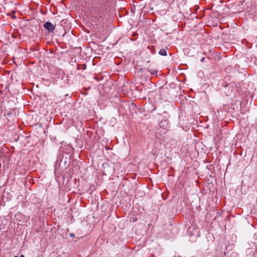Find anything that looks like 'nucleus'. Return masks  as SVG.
Returning a JSON list of instances; mask_svg holds the SVG:
<instances>
[{
	"label": "nucleus",
	"mask_w": 257,
	"mask_h": 257,
	"mask_svg": "<svg viewBox=\"0 0 257 257\" xmlns=\"http://www.w3.org/2000/svg\"><path fill=\"white\" fill-rule=\"evenodd\" d=\"M92 6L91 11L95 15L102 17L104 11L107 10V6L110 0H90Z\"/></svg>",
	"instance_id": "1"
},
{
	"label": "nucleus",
	"mask_w": 257,
	"mask_h": 257,
	"mask_svg": "<svg viewBox=\"0 0 257 257\" xmlns=\"http://www.w3.org/2000/svg\"><path fill=\"white\" fill-rule=\"evenodd\" d=\"M44 27L50 33L53 32L55 28V26L49 22H46L44 24Z\"/></svg>",
	"instance_id": "2"
},
{
	"label": "nucleus",
	"mask_w": 257,
	"mask_h": 257,
	"mask_svg": "<svg viewBox=\"0 0 257 257\" xmlns=\"http://www.w3.org/2000/svg\"><path fill=\"white\" fill-rule=\"evenodd\" d=\"M148 71L153 75H157L158 74V70L157 69H152L148 68Z\"/></svg>",
	"instance_id": "3"
},
{
	"label": "nucleus",
	"mask_w": 257,
	"mask_h": 257,
	"mask_svg": "<svg viewBox=\"0 0 257 257\" xmlns=\"http://www.w3.org/2000/svg\"><path fill=\"white\" fill-rule=\"evenodd\" d=\"M159 54L161 56H166L167 55V53L165 49H161L159 52Z\"/></svg>",
	"instance_id": "4"
},
{
	"label": "nucleus",
	"mask_w": 257,
	"mask_h": 257,
	"mask_svg": "<svg viewBox=\"0 0 257 257\" xmlns=\"http://www.w3.org/2000/svg\"><path fill=\"white\" fill-rule=\"evenodd\" d=\"M148 47L149 49H150L152 54H154L156 53V51L155 50H154V46H152L151 48L150 46H148Z\"/></svg>",
	"instance_id": "5"
},
{
	"label": "nucleus",
	"mask_w": 257,
	"mask_h": 257,
	"mask_svg": "<svg viewBox=\"0 0 257 257\" xmlns=\"http://www.w3.org/2000/svg\"><path fill=\"white\" fill-rule=\"evenodd\" d=\"M152 109L151 110H148V111L152 112L156 109V107L154 105H152Z\"/></svg>",
	"instance_id": "6"
},
{
	"label": "nucleus",
	"mask_w": 257,
	"mask_h": 257,
	"mask_svg": "<svg viewBox=\"0 0 257 257\" xmlns=\"http://www.w3.org/2000/svg\"><path fill=\"white\" fill-rule=\"evenodd\" d=\"M143 71H144V69H143V68H140V69H139V72H143Z\"/></svg>",
	"instance_id": "7"
},
{
	"label": "nucleus",
	"mask_w": 257,
	"mask_h": 257,
	"mask_svg": "<svg viewBox=\"0 0 257 257\" xmlns=\"http://www.w3.org/2000/svg\"><path fill=\"white\" fill-rule=\"evenodd\" d=\"M70 236L71 237H74V234L73 233H70Z\"/></svg>",
	"instance_id": "8"
},
{
	"label": "nucleus",
	"mask_w": 257,
	"mask_h": 257,
	"mask_svg": "<svg viewBox=\"0 0 257 257\" xmlns=\"http://www.w3.org/2000/svg\"><path fill=\"white\" fill-rule=\"evenodd\" d=\"M204 59H205V58H204V57L202 58L201 59V61L203 62V61H204Z\"/></svg>",
	"instance_id": "9"
},
{
	"label": "nucleus",
	"mask_w": 257,
	"mask_h": 257,
	"mask_svg": "<svg viewBox=\"0 0 257 257\" xmlns=\"http://www.w3.org/2000/svg\"><path fill=\"white\" fill-rule=\"evenodd\" d=\"M133 105L135 107H136V105L135 104H133Z\"/></svg>",
	"instance_id": "10"
},
{
	"label": "nucleus",
	"mask_w": 257,
	"mask_h": 257,
	"mask_svg": "<svg viewBox=\"0 0 257 257\" xmlns=\"http://www.w3.org/2000/svg\"><path fill=\"white\" fill-rule=\"evenodd\" d=\"M136 220H137V219H135L133 220V221H135Z\"/></svg>",
	"instance_id": "11"
},
{
	"label": "nucleus",
	"mask_w": 257,
	"mask_h": 257,
	"mask_svg": "<svg viewBox=\"0 0 257 257\" xmlns=\"http://www.w3.org/2000/svg\"><path fill=\"white\" fill-rule=\"evenodd\" d=\"M136 220H137V219H135L133 220V221H135Z\"/></svg>",
	"instance_id": "12"
},
{
	"label": "nucleus",
	"mask_w": 257,
	"mask_h": 257,
	"mask_svg": "<svg viewBox=\"0 0 257 257\" xmlns=\"http://www.w3.org/2000/svg\"><path fill=\"white\" fill-rule=\"evenodd\" d=\"M136 220H137V219H135L133 220V221H135Z\"/></svg>",
	"instance_id": "13"
}]
</instances>
